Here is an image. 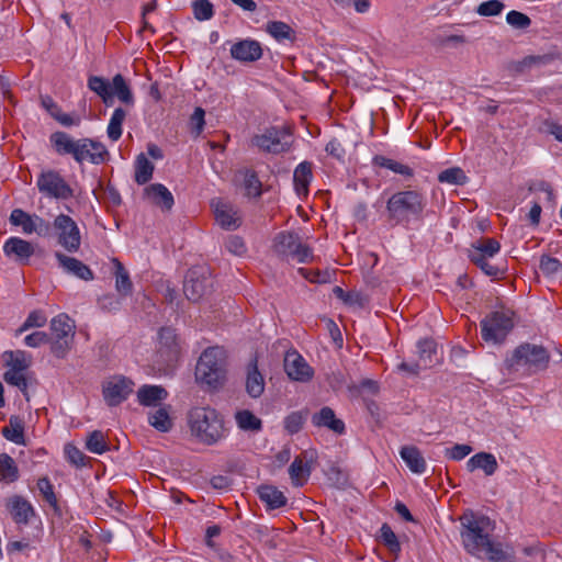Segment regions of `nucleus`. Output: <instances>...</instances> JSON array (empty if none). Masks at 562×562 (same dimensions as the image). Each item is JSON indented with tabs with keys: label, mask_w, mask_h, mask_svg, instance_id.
Segmentation results:
<instances>
[{
	"label": "nucleus",
	"mask_w": 562,
	"mask_h": 562,
	"mask_svg": "<svg viewBox=\"0 0 562 562\" xmlns=\"http://www.w3.org/2000/svg\"><path fill=\"white\" fill-rule=\"evenodd\" d=\"M467 468L470 472L481 469L485 475L491 476L496 472L498 463L492 453L479 452L468 460Z\"/></svg>",
	"instance_id": "obj_29"
},
{
	"label": "nucleus",
	"mask_w": 562,
	"mask_h": 562,
	"mask_svg": "<svg viewBox=\"0 0 562 562\" xmlns=\"http://www.w3.org/2000/svg\"><path fill=\"white\" fill-rule=\"evenodd\" d=\"M3 252L20 265H27L34 255L33 245L20 237H10L3 245Z\"/></svg>",
	"instance_id": "obj_18"
},
{
	"label": "nucleus",
	"mask_w": 562,
	"mask_h": 562,
	"mask_svg": "<svg viewBox=\"0 0 562 562\" xmlns=\"http://www.w3.org/2000/svg\"><path fill=\"white\" fill-rule=\"evenodd\" d=\"M168 397V392L161 385L145 384L137 391L138 403L143 406H156Z\"/></svg>",
	"instance_id": "obj_26"
},
{
	"label": "nucleus",
	"mask_w": 562,
	"mask_h": 562,
	"mask_svg": "<svg viewBox=\"0 0 562 562\" xmlns=\"http://www.w3.org/2000/svg\"><path fill=\"white\" fill-rule=\"evenodd\" d=\"M549 363L550 353L544 347L525 342L515 348L512 355L505 359L504 367L508 373L532 375L544 371Z\"/></svg>",
	"instance_id": "obj_3"
},
{
	"label": "nucleus",
	"mask_w": 562,
	"mask_h": 562,
	"mask_svg": "<svg viewBox=\"0 0 562 562\" xmlns=\"http://www.w3.org/2000/svg\"><path fill=\"white\" fill-rule=\"evenodd\" d=\"M212 205L214 206L215 220L222 228L232 231L240 226V218L232 205L222 201H217Z\"/></svg>",
	"instance_id": "obj_24"
},
{
	"label": "nucleus",
	"mask_w": 562,
	"mask_h": 562,
	"mask_svg": "<svg viewBox=\"0 0 562 562\" xmlns=\"http://www.w3.org/2000/svg\"><path fill=\"white\" fill-rule=\"evenodd\" d=\"M438 180L450 184H462L465 180V175L460 168H448L438 175Z\"/></svg>",
	"instance_id": "obj_60"
},
{
	"label": "nucleus",
	"mask_w": 562,
	"mask_h": 562,
	"mask_svg": "<svg viewBox=\"0 0 562 562\" xmlns=\"http://www.w3.org/2000/svg\"><path fill=\"white\" fill-rule=\"evenodd\" d=\"M72 340L74 338H50L48 341L50 344V352L56 358H65L70 350Z\"/></svg>",
	"instance_id": "obj_58"
},
{
	"label": "nucleus",
	"mask_w": 562,
	"mask_h": 562,
	"mask_svg": "<svg viewBox=\"0 0 562 562\" xmlns=\"http://www.w3.org/2000/svg\"><path fill=\"white\" fill-rule=\"evenodd\" d=\"M292 143V132L288 126H271L266 128L262 134L255 135L251 138L254 146L274 155L288 151Z\"/></svg>",
	"instance_id": "obj_9"
},
{
	"label": "nucleus",
	"mask_w": 562,
	"mask_h": 562,
	"mask_svg": "<svg viewBox=\"0 0 562 562\" xmlns=\"http://www.w3.org/2000/svg\"><path fill=\"white\" fill-rule=\"evenodd\" d=\"M501 249L499 243L494 238H481L469 249V259L491 277H497L502 271L491 265L487 259L494 257Z\"/></svg>",
	"instance_id": "obj_10"
},
{
	"label": "nucleus",
	"mask_w": 562,
	"mask_h": 562,
	"mask_svg": "<svg viewBox=\"0 0 562 562\" xmlns=\"http://www.w3.org/2000/svg\"><path fill=\"white\" fill-rule=\"evenodd\" d=\"M505 8L504 2L501 0H488L480 3L475 12L481 16H497Z\"/></svg>",
	"instance_id": "obj_53"
},
{
	"label": "nucleus",
	"mask_w": 562,
	"mask_h": 562,
	"mask_svg": "<svg viewBox=\"0 0 562 562\" xmlns=\"http://www.w3.org/2000/svg\"><path fill=\"white\" fill-rule=\"evenodd\" d=\"M257 494L268 510L279 509L288 503L284 494L273 485H260Z\"/></svg>",
	"instance_id": "obj_25"
},
{
	"label": "nucleus",
	"mask_w": 562,
	"mask_h": 562,
	"mask_svg": "<svg viewBox=\"0 0 562 562\" xmlns=\"http://www.w3.org/2000/svg\"><path fill=\"white\" fill-rule=\"evenodd\" d=\"M144 194L148 200L160 207L162 211H170L175 200L168 188L161 183H153L144 189Z\"/></svg>",
	"instance_id": "obj_21"
},
{
	"label": "nucleus",
	"mask_w": 562,
	"mask_h": 562,
	"mask_svg": "<svg viewBox=\"0 0 562 562\" xmlns=\"http://www.w3.org/2000/svg\"><path fill=\"white\" fill-rule=\"evenodd\" d=\"M3 437L16 445L25 443L24 436V422L18 415H12L9 418V425L2 428Z\"/></svg>",
	"instance_id": "obj_33"
},
{
	"label": "nucleus",
	"mask_w": 562,
	"mask_h": 562,
	"mask_svg": "<svg viewBox=\"0 0 562 562\" xmlns=\"http://www.w3.org/2000/svg\"><path fill=\"white\" fill-rule=\"evenodd\" d=\"M555 54L549 53L543 55H528L517 64V70L524 71L532 67H544L555 60Z\"/></svg>",
	"instance_id": "obj_46"
},
{
	"label": "nucleus",
	"mask_w": 562,
	"mask_h": 562,
	"mask_svg": "<svg viewBox=\"0 0 562 562\" xmlns=\"http://www.w3.org/2000/svg\"><path fill=\"white\" fill-rule=\"evenodd\" d=\"M160 352H166L168 361L177 359L180 352L178 337L172 327H162L159 330Z\"/></svg>",
	"instance_id": "obj_27"
},
{
	"label": "nucleus",
	"mask_w": 562,
	"mask_h": 562,
	"mask_svg": "<svg viewBox=\"0 0 562 562\" xmlns=\"http://www.w3.org/2000/svg\"><path fill=\"white\" fill-rule=\"evenodd\" d=\"M311 472V465L308 462H304L301 457H296L289 468L290 479L295 486H302L310 477Z\"/></svg>",
	"instance_id": "obj_36"
},
{
	"label": "nucleus",
	"mask_w": 562,
	"mask_h": 562,
	"mask_svg": "<svg viewBox=\"0 0 562 562\" xmlns=\"http://www.w3.org/2000/svg\"><path fill=\"white\" fill-rule=\"evenodd\" d=\"M19 479L15 461L7 453H0V482L12 483Z\"/></svg>",
	"instance_id": "obj_43"
},
{
	"label": "nucleus",
	"mask_w": 562,
	"mask_h": 562,
	"mask_svg": "<svg viewBox=\"0 0 562 562\" xmlns=\"http://www.w3.org/2000/svg\"><path fill=\"white\" fill-rule=\"evenodd\" d=\"M400 454L412 472L417 474H422L425 472L426 461L417 447L404 446L402 447Z\"/></svg>",
	"instance_id": "obj_30"
},
{
	"label": "nucleus",
	"mask_w": 562,
	"mask_h": 562,
	"mask_svg": "<svg viewBox=\"0 0 562 562\" xmlns=\"http://www.w3.org/2000/svg\"><path fill=\"white\" fill-rule=\"evenodd\" d=\"M134 383L126 378L109 381L103 386V396L109 406H117L133 392Z\"/></svg>",
	"instance_id": "obj_17"
},
{
	"label": "nucleus",
	"mask_w": 562,
	"mask_h": 562,
	"mask_svg": "<svg viewBox=\"0 0 562 562\" xmlns=\"http://www.w3.org/2000/svg\"><path fill=\"white\" fill-rule=\"evenodd\" d=\"M148 423L158 431H169L173 426V422L170 417V406H161L148 413Z\"/></svg>",
	"instance_id": "obj_35"
},
{
	"label": "nucleus",
	"mask_w": 562,
	"mask_h": 562,
	"mask_svg": "<svg viewBox=\"0 0 562 562\" xmlns=\"http://www.w3.org/2000/svg\"><path fill=\"white\" fill-rule=\"evenodd\" d=\"M86 449L92 453L102 454L110 450V446L101 430H93L87 436Z\"/></svg>",
	"instance_id": "obj_47"
},
{
	"label": "nucleus",
	"mask_w": 562,
	"mask_h": 562,
	"mask_svg": "<svg viewBox=\"0 0 562 562\" xmlns=\"http://www.w3.org/2000/svg\"><path fill=\"white\" fill-rule=\"evenodd\" d=\"M306 416L302 412H292L284 419V429L290 434H297L305 423Z\"/></svg>",
	"instance_id": "obj_55"
},
{
	"label": "nucleus",
	"mask_w": 562,
	"mask_h": 562,
	"mask_svg": "<svg viewBox=\"0 0 562 562\" xmlns=\"http://www.w3.org/2000/svg\"><path fill=\"white\" fill-rule=\"evenodd\" d=\"M53 225L38 215H34L32 226L27 227L30 234L36 233L38 236H49L52 234Z\"/></svg>",
	"instance_id": "obj_63"
},
{
	"label": "nucleus",
	"mask_w": 562,
	"mask_h": 562,
	"mask_svg": "<svg viewBox=\"0 0 562 562\" xmlns=\"http://www.w3.org/2000/svg\"><path fill=\"white\" fill-rule=\"evenodd\" d=\"M5 506L12 519L19 525L29 524L30 518L35 516L33 506L22 496L14 495L8 498Z\"/></svg>",
	"instance_id": "obj_20"
},
{
	"label": "nucleus",
	"mask_w": 562,
	"mask_h": 562,
	"mask_svg": "<svg viewBox=\"0 0 562 562\" xmlns=\"http://www.w3.org/2000/svg\"><path fill=\"white\" fill-rule=\"evenodd\" d=\"M58 244L68 252H76L81 245V235L77 223L66 214H59L53 222Z\"/></svg>",
	"instance_id": "obj_12"
},
{
	"label": "nucleus",
	"mask_w": 562,
	"mask_h": 562,
	"mask_svg": "<svg viewBox=\"0 0 562 562\" xmlns=\"http://www.w3.org/2000/svg\"><path fill=\"white\" fill-rule=\"evenodd\" d=\"M273 251L288 261L296 263H310L314 261L312 248L302 243L299 234L294 232H281L273 238Z\"/></svg>",
	"instance_id": "obj_7"
},
{
	"label": "nucleus",
	"mask_w": 562,
	"mask_h": 562,
	"mask_svg": "<svg viewBox=\"0 0 562 562\" xmlns=\"http://www.w3.org/2000/svg\"><path fill=\"white\" fill-rule=\"evenodd\" d=\"M506 22L516 30H527L531 25L530 18L516 10H512L507 13Z\"/></svg>",
	"instance_id": "obj_57"
},
{
	"label": "nucleus",
	"mask_w": 562,
	"mask_h": 562,
	"mask_svg": "<svg viewBox=\"0 0 562 562\" xmlns=\"http://www.w3.org/2000/svg\"><path fill=\"white\" fill-rule=\"evenodd\" d=\"M3 358L5 359V366L15 371H24L31 364V358L23 350L5 351Z\"/></svg>",
	"instance_id": "obj_44"
},
{
	"label": "nucleus",
	"mask_w": 562,
	"mask_h": 562,
	"mask_svg": "<svg viewBox=\"0 0 562 562\" xmlns=\"http://www.w3.org/2000/svg\"><path fill=\"white\" fill-rule=\"evenodd\" d=\"M372 162L374 166H378L381 168H386V169L393 171L394 173H398L404 177H412L414 175L413 169L411 167H408L407 165H403L396 160L386 158L381 155L374 156L372 159Z\"/></svg>",
	"instance_id": "obj_42"
},
{
	"label": "nucleus",
	"mask_w": 562,
	"mask_h": 562,
	"mask_svg": "<svg viewBox=\"0 0 562 562\" xmlns=\"http://www.w3.org/2000/svg\"><path fill=\"white\" fill-rule=\"evenodd\" d=\"M59 267L68 274L75 276L83 281H91L94 278L92 270L75 257L67 256L60 251L55 252Z\"/></svg>",
	"instance_id": "obj_19"
},
{
	"label": "nucleus",
	"mask_w": 562,
	"mask_h": 562,
	"mask_svg": "<svg viewBox=\"0 0 562 562\" xmlns=\"http://www.w3.org/2000/svg\"><path fill=\"white\" fill-rule=\"evenodd\" d=\"M50 143L59 155H71L75 159L78 155L79 139L75 140L70 135L65 132H55L49 137Z\"/></svg>",
	"instance_id": "obj_28"
},
{
	"label": "nucleus",
	"mask_w": 562,
	"mask_h": 562,
	"mask_svg": "<svg viewBox=\"0 0 562 562\" xmlns=\"http://www.w3.org/2000/svg\"><path fill=\"white\" fill-rule=\"evenodd\" d=\"M539 268L544 276L550 277L562 271V262L558 258L542 255L540 257Z\"/></svg>",
	"instance_id": "obj_54"
},
{
	"label": "nucleus",
	"mask_w": 562,
	"mask_h": 562,
	"mask_svg": "<svg viewBox=\"0 0 562 562\" xmlns=\"http://www.w3.org/2000/svg\"><path fill=\"white\" fill-rule=\"evenodd\" d=\"M265 391V378L258 370L257 357L252 358L247 366L246 392L252 398H258Z\"/></svg>",
	"instance_id": "obj_23"
},
{
	"label": "nucleus",
	"mask_w": 562,
	"mask_h": 562,
	"mask_svg": "<svg viewBox=\"0 0 562 562\" xmlns=\"http://www.w3.org/2000/svg\"><path fill=\"white\" fill-rule=\"evenodd\" d=\"M460 520V535L464 550L471 555L480 557L481 552H485L494 543L485 530L490 519L485 516L476 517L471 513L463 515Z\"/></svg>",
	"instance_id": "obj_4"
},
{
	"label": "nucleus",
	"mask_w": 562,
	"mask_h": 562,
	"mask_svg": "<svg viewBox=\"0 0 562 562\" xmlns=\"http://www.w3.org/2000/svg\"><path fill=\"white\" fill-rule=\"evenodd\" d=\"M112 262L114 266L116 291L123 296L131 295L133 291V283L130 279L127 270L124 268L123 263L117 258H113Z\"/></svg>",
	"instance_id": "obj_34"
},
{
	"label": "nucleus",
	"mask_w": 562,
	"mask_h": 562,
	"mask_svg": "<svg viewBox=\"0 0 562 562\" xmlns=\"http://www.w3.org/2000/svg\"><path fill=\"white\" fill-rule=\"evenodd\" d=\"M187 424L191 437L204 446H215L228 434L223 415L210 406L192 407L187 414Z\"/></svg>",
	"instance_id": "obj_1"
},
{
	"label": "nucleus",
	"mask_w": 562,
	"mask_h": 562,
	"mask_svg": "<svg viewBox=\"0 0 562 562\" xmlns=\"http://www.w3.org/2000/svg\"><path fill=\"white\" fill-rule=\"evenodd\" d=\"M233 59L239 63H254L262 57L261 44L251 38L240 40L234 43L229 49Z\"/></svg>",
	"instance_id": "obj_16"
},
{
	"label": "nucleus",
	"mask_w": 562,
	"mask_h": 562,
	"mask_svg": "<svg viewBox=\"0 0 562 562\" xmlns=\"http://www.w3.org/2000/svg\"><path fill=\"white\" fill-rule=\"evenodd\" d=\"M75 325L66 314H59L52 318L49 329L52 331L50 338H74Z\"/></svg>",
	"instance_id": "obj_32"
},
{
	"label": "nucleus",
	"mask_w": 562,
	"mask_h": 562,
	"mask_svg": "<svg viewBox=\"0 0 562 562\" xmlns=\"http://www.w3.org/2000/svg\"><path fill=\"white\" fill-rule=\"evenodd\" d=\"M244 187L248 196L259 198L261 195V181L255 171L245 170Z\"/></svg>",
	"instance_id": "obj_51"
},
{
	"label": "nucleus",
	"mask_w": 562,
	"mask_h": 562,
	"mask_svg": "<svg viewBox=\"0 0 562 562\" xmlns=\"http://www.w3.org/2000/svg\"><path fill=\"white\" fill-rule=\"evenodd\" d=\"M225 248L235 256H243L247 251L244 239L237 235L228 236L225 241Z\"/></svg>",
	"instance_id": "obj_64"
},
{
	"label": "nucleus",
	"mask_w": 562,
	"mask_h": 562,
	"mask_svg": "<svg viewBox=\"0 0 562 562\" xmlns=\"http://www.w3.org/2000/svg\"><path fill=\"white\" fill-rule=\"evenodd\" d=\"M213 288V280L206 276L201 268L190 269L183 283V293L189 301L198 302L210 294Z\"/></svg>",
	"instance_id": "obj_13"
},
{
	"label": "nucleus",
	"mask_w": 562,
	"mask_h": 562,
	"mask_svg": "<svg viewBox=\"0 0 562 562\" xmlns=\"http://www.w3.org/2000/svg\"><path fill=\"white\" fill-rule=\"evenodd\" d=\"M379 539L394 555V558L397 559L401 552V543L397 536L387 524H383L381 526Z\"/></svg>",
	"instance_id": "obj_45"
},
{
	"label": "nucleus",
	"mask_w": 562,
	"mask_h": 562,
	"mask_svg": "<svg viewBox=\"0 0 562 562\" xmlns=\"http://www.w3.org/2000/svg\"><path fill=\"white\" fill-rule=\"evenodd\" d=\"M154 169L153 162L144 154H139L135 161V181L138 184L147 183L153 177Z\"/></svg>",
	"instance_id": "obj_41"
},
{
	"label": "nucleus",
	"mask_w": 562,
	"mask_h": 562,
	"mask_svg": "<svg viewBox=\"0 0 562 562\" xmlns=\"http://www.w3.org/2000/svg\"><path fill=\"white\" fill-rule=\"evenodd\" d=\"M46 322V316L41 311H33L29 314L24 323L16 330V336L33 327H43Z\"/></svg>",
	"instance_id": "obj_56"
},
{
	"label": "nucleus",
	"mask_w": 562,
	"mask_h": 562,
	"mask_svg": "<svg viewBox=\"0 0 562 562\" xmlns=\"http://www.w3.org/2000/svg\"><path fill=\"white\" fill-rule=\"evenodd\" d=\"M514 328V312L494 311L481 321V336L486 342L502 344Z\"/></svg>",
	"instance_id": "obj_8"
},
{
	"label": "nucleus",
	"mask_w": 562,
	"mask_h": 562,
	"mask_svg": "<svg viewBox=\"0 0 562 562\" xmlns=\"http://www.w3.org/2000/svg\"><path fill=\"white\" fill-rule=\"evenodd\" d=\"M284 370L288 376L294 381L307 382L313 378V369L296 350L286 351Z\"/></svg>",
	"instance_id": "obj_15"
},
{
	"label": "nucleus",
	"mask_w": 562,
	"mask_h": 562,
	"mask_svg": "<svg viewBox=\"0 0 562 562\" xmlns=\"http://www.w3.org/2000/svg\"><path fill=\"white\" fill-rule=\"evenodd\" d=\"M37 488L42 494L43 498L49 504L54 512L60 515V507L58 505V501L54 492V486L48 480V477L44 476L38 479Z\"/></svg>",
	"instance_id": "obj_48"
},
{
	"label": "nucleus",
	"mask_w": 562,
	"mask_h": 562,
	"mask_svg": "<svg viewBox=\"0 0 562 562\" xmlns=\"http://www.w3.org/2000/svg\"><path fill=\"white\" fill-rule=\"evenodd\" d=\"M418 361L423 364V368L431 367L434 363V357L437 355V344L431 338L420 339L417 342Z\"/></svg>",
	"instance_id": "obj_38"
},
{
	"label": "nucleus",
	"mask_w": 562,
	"mask_h": 562,
	"mask_svg": "<svg viewBox=\"0 0 562 562\" xmlns=\"http://www.w3.org/2000/svg\"><path fill=\"white\" fill-rule=\"evenodd\" d=\"M225 351L210 347L200 356L195 367V379L200 384L217 387L225 380Z\"/></svg>",
	"instance_id": "obj_6"
},
{
	"label": "nucleus",
	"mask_w": 562,
	"mask_h": 562,
	"mask_svg": "<svg viewBox=\"0 0 562 562\" xmlns=\"http://www.w3.org/2000/svg\"><path fill=\"white\" fill-rule=\"evenodd\" d=\"M426 207L425 196L416 190L393 193L386 202L387 220L391 226H408L411 221H420Z\"/></svg>",
	"instance_id": "obj_2"
},
{
	"label": "nucleus",
	"mask_w": 562,
	"mask_h": 562,
	"mask_svg": "<svg viewBox=\"0 0 562 562\" xmlns=\"http://www.w3.org/2000/svg\"><path fill=\"white\" fill-rule=\"evenodd\" d=\"M205 111L198 106L194 109V112L190 116V128L191 133L198 137L203 132L204 125H205Z\"/></svg>",
	"instance_id": "obj_62"
},
{
	"label": "nucleus",
	"mask_w": 562,
	"mask_h": 562,
	"mask_svg": "<svg viewBox=\"0 0 562 562\" xmlns=\"http://www.w3.org/2000/svg\"><path fill=\"white\" fill-rule=\"evenodd\" d=\"M34 215H30L21 209H14L10 215V222L12 225L22 226L25 234H30L27 227L32 226Z\"/></svg>",
	"instance_id": "obj_59"
},
{
	"label": "nucleus",
	"mask_w": 562,
	"mask_h": 562,
	"mask_svg": "<svg viewBox=\"0 0 562 562\" xmlns=\"http://www.w3.org/2000/svg\"><path fill=\"white\" fill-rule=\"evenodd\" d=\"M486 558L491 562H515V554L513 551H505L502 543H493L485 551Z\"/></svg>",
	"instance_id": "obj_49"
},
{
	"label": "nucleus",
	"mask_w": 562,
	"mask_h": 562,
	"mask_svg": "<svg viewBox=\"0 0 562 562\" xmlns=\"http://www.w3.org/2000/svg\"><path fill=\"white\" fill-rule=\"evenodd\" d=\"M312 424L315 427L328 428L337 435H342L346 431L345 423L337 418L334 409L328 406H324L312 416Z\"/></svg>",
	"instance_id": "obj_22"
},
{
	"label": "nucleus",
	"mask_w": 562,
	"mask_h": 562,
	"mask_svg": "<svg viewBox=\"0 0 562 562\" xmlns=\"http://www.w3.org/2000/svg\"><path fill=\"white\" fill-rule=\"evenodd\" d=\"M237 426L245 431H260L262 422L248 409L239 411L235 415Z\"/></svg>",
	"instance_id": "obj_40"
},
{
	"label": "nucleus",
	"mask_w": 562,
	"mask_h": 562,
	"mask_svg": "<svg viewBox=\"0 0 562 562\" xmlns=\"http://www.w3.org/2000/svg\"><path fill=\"white\" fill-rule=\"evenodd\" d=\"M192 11L198 21H207L214 15V7L210 0H194Z\"/></svg>",
	"instance_id": "obj_50"
},
{
	"label": "nucleus",
	"mask_w": 562,
	"mask_h": 562,
	"mask_svg": "<svg viewBox=\"0 0 562 562\" xmlns=\"http://www.w3.org/2000/svg\"><path fill=\"white\" fill-rule=\"evenodd\" d=\"M109 156L106 147L92 138H80L78 145V155L76 154L75 160L79 164L89 161L94 165H100L105 161Z\"/></svg>",
	"instance_id": "obj_14"
},
{
	"label": "nucleus",
	"mask_w": 562,
	"mask_h": 562,
	"mask_svg": "<svg viewBox=\"0 0 562 562\" xmlns=\"http://www.w3.org/2000/svg\"><path fill=\"white\" fill-rule=\"evenodd\" d=\"M266 31L278 42L295 41V31L282 21H269L266 25Z\"/></svg>",
	"instance_id": "obj_37"
},
{
	"label": "nucleus",
	"mask_w": 562,
	"mask_h": 562,
	"mask_svg": "<svg viewBox=\"0 0 562 562\" xmlns=\"http://www.w3.org/2000/svg\"><path fill=\"white\" fill-rule=\"evenodd\" d=\"M312 178V164L308 161L299 164L293 173L294 188L299 195H306L308 193Z\"/></svg>",
	"instance_id": "obj_31"
},
{
	"label": "nucleus",
	"mask_w": 562,
	"mask_h": 562,
	"mask_svg": "<svg viewBox=\"0 0 562 562\" xmlns=\"http://www.w3.org/2000/svg\"><path fill=\"white\" fill-rule=\"evenodd\" d=\"M3 379L8 384L19 387L20 391L24 394V396L29 401L27 380H26L25 375L23 374V371H15V370L9 369L4 372Z\"/></svg>",
	"instance_id": "obj_52"
},
{
	"label": "nucleus",
	"mask_w": 562,
	"mask_h": 562,
	"mask_svg": "<svg viewBox=\"0 0 562 562\" xmlns=\"http://www.w3.org/2000/svg\"><path fill=\"white\" fill-rule=\"evenodd\" d=\"M87 86L102 100L105 106H112L115 97L126 106H133L135 103L133 92L121 74H116L112 82L101 76H89Z\"/></svg>",
	"instance_id": "obj_5"
},
{
	"label": "nucleus",
	"mask_w": 562,
	"mask_h": 562,
	"mask_svg": "<svg viewBox=\"0 0 562 562\" xmlns=\"http://www.w3.org/2000/svg\"><path fill=\"white\" fill-rule=\"evenodd\" d=\"M126 115H127L126 110L121 106L116 108L113 111L112 116L109 122V125H108V128H106L108 137L111 140L116 142L121 138L122 133H123L122 125L126 119Z\"/></svg>",
	"instance_id": "obj_39"
},
{
	"label": "nucleus",
	"mask_w": 562,
	"mask_h": 562,
	"mask_svg": "<svg viewBox=\"0 0 562 562\" xmlns=\"http://www.w3.org/2000/svg\"><path fill=\"white\" fill-rule=\"evenodd\" d=\"M36 186L42 194L50 199L68 200L74 196L71 187L58 171L53 169L42 171Z\"/></svg>",
	"instance_id": "obj_11"
},
{
	"label": "nucleus",
	"mask_w": 562,
	"mask_h": 562,
	"mask_svg": "<svg viewBox=\"0 0 562 562\" xmlns=\"http://www.w3.org/2000/svg\"><path fill=\"white\" fill-rule=\"evenodd\" d=\"M64 450H65L66 459L69 463L74 464L77 468H81V467L86 465L87 457L77 447L68 443L65 446Z\"/></svg>",
	"instance_id": "obj_61"
}]
</instances>
